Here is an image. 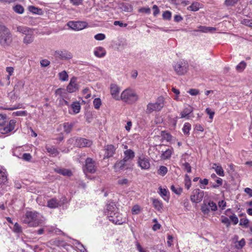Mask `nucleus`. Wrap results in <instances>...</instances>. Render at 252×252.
<instances>
[{
    "instance_id": "obj_63",
    "label": "nucleus",
    "mask_w": 252,
    "mask_h": 252,
    "mask_svg": "<svg viewBox=\"0 0 252 252\" xmlns=\"http://www.w3.org/2000/svg\"><path fill=\"white\" fill-rule=\"evenodd\" d=\"M162 17L165 20H170L171 17V13L169 11H165L162 14Z\"/></svg>"
},
{
    "instance_id": "obj_1",
    "label": "nucleus",
    "mask_w": 252,
    "mask_h": 252,
    "mask_svg": "<svg viewBox=\"0 0 252 252\" xmlns=\"http://www.w3.org/2000/svg\"><path fill=\"white\" fill-rule=\"evenodd\" d=\"M21 220L23 223L29 227H35L43 223L45 219L42 215L37 211H28L22 216Z\"/></svg>"
},
{
    "instance_id": "obj_26",
    "label": "nucleus",
    "mask_w": 252,
    "mask_h": 252,
    "mask_svg": "<svg viewBox=\"0 0 252 252\" xmlns=\"http://www.w3.org/2000/svg\"><path fill=\"white\" fill-rule=\"evenodd\" d=\"M212 168L215 170L216 173L220 176L223 177L224 176V171L221 166L219 164L216 163H213Z\"/></svg>"
},
{
    "instance_id": "obj_36",
    "label": "nucleus",
    "mask_w": 252,
    "mask_h": 252,
    "mask_svg": "<svg viewBox=\"0 0 252 252\" xmlns=\"http://www.w3.org/2000/svg\"><path fill=\"white\" fill-rule=\"evenodd\" d=\"M71 108L74 114L79 113L80 111V104L78 101L73 102L71 105Z\"/></svg>"
},
{
    "instance_id": "obj_35",
    "label": "nucleus",
    "mask_w": 252,
    "mask_h": 252,
    "mask_svg": "<svg viewBox=\"0 0 252 252\" xmlns=\"http://www.w3.org/2000/svg\"><path fill=\"white\" fill-rule=\"evenodd\" d=\"M127 161L125 160L124 159L122 160L117 161L114 165L115 169L117 170H122L125 168L126 165Z\"/></svg>"
},
{
    "instance_id": "obj_51",
    "label": "nucleus",
    "mask_w": 252,
    "mask_h": 252,
    "mask_svg": "<svg viewBox=\"0 0 252 252\" xmlns=\"http://www.w3.org/2000/svg\"><path fill=\"white\" fill-rule=\"evenodd\" d=\"M7 122V118L6 115L0 114V126L2 127L4 126Z\"/></svg>"
},
{
    "instance_id": "obj_40",
    "label": "nucleus",
    "mask_w": 252,
    "mask_h": 252,
    "mask_svg": "<svg viewBox=\"0 0 252 252\" xmlns=\"http://www.w3.org/2000/svg\"><path fill=\"white\" fill-rule=\"evenodd\" d=\"M128 47L129 46L127 41L125 39H122L119 42L118 49L119 51H122Z\"/></svg>"
},
{
    "instance_id": "obj_33",
    "label": "nucleus",
    "mask_w": 252,
    "mask_h": 252,
    "mask_svg": "<svg viewBox=\"0 0 252 252\" xmlns=\"http://www.w3.org/2000/svg\"><path fill=\"white\" fill-rule=\"evenodd\" d=\"M28 9L30 12L34 14H37L39 15L43 14V10L41 8H38L34 6H29Z\"/></svg>"
},
{
    "instance_id": "obj_5",
    "label": "nucleus",
    "mask_w": 252,
    "mask_h": 252,
    "mask_svg": "<svg viewBox=\"0 0 252 252\" xmlns=\"http://www.w3.org/2000/svg\"><path fill=\"white\" fill-rule=\"evenodd\" d=\"M189 67L188 63L185 61L177 62L173 65V68L177 74L180 75L185 74Z\"/></svg>"
},
{
    "instance_id": "obj_22",
    "label": "nucleus",
    "mask_w": 252,
    "mask_h": 252,
    "mask_svg": "<svg viewBox=\"0 0 252 252\" xmlns=\"http://www.w3.org/2000/svg\"><path fill=\"white\" fill-rule=\"evenodd\" d=\"M116 148L113 145H108L105 147V157L109 158L112 157L115 154Z\"/></svg>"
},
{
    "instance_id": "obj_16",
    "label": "nucleus",
    "mask_w": 252,
    "mask_h": 252,
    "mask_svg": "<svg viewBox=\"0 0 252 252\" xmlns=\"http://www.w3.org/2000/svg\"><path fill=\"white\" fill-rule=\"evenodd\" d=\"M63 203L61 199L55 197L48 200L47 206L51 209H55L61 206Z\"/></svg>"
},
{
    "instance_id": "obj_14",
    "label": "nucleus",
    "mask_w": 252,
    "mask_h": 252,
    "mask_svg": "<svg viewBox=\"0 0 252 252\" xmlns=\"http://www.w3.org/2000/svg\"><path fill=\"white\" fill-rule=\"evenodd\" d=\"M117 212H118V208L115 202H111L109 203H107L104 211V213L107 217Z\"/></svg>"
},
{
    "instance_id": "obj_64",
    "label": "nucleus",
    "mask_w": 252,
    "mask_h": 252,
    "mask_svg": "<svg viewBox=\"0 0 252 252\" xmlns=\"http://www.w3.org/2000/svg\"><path fill=\"white\" fill-rule=\"evenodd\" d=\"M128 183V179L125 178H121L118 180V184L120 185H127Z\"/></svg>"
},
{
    "instance_id": "obj_58",
    "label": "nucleus",
    "mask_w": 252,
    "mask_h": 252,
    "mask_svg": "<svg viewBox=\"0 0 252 252\" xmlns=\"http://www.w3.org/2000/svg\"><path fill=\"white\" fill-rule=\"evenodd\" d=\"M27 114V112L26 111L20 110L14 112L12 114V115L14 116H26Z\"/></svg>"
},
{
    "instance_id": "obj_34",
    "label": "nucleus",
    "mask_w": 252,
    "mask_h": 252,
    "mask_svg": "<svg viewBox=\"0 0 252 252\" xmlns=\"http://www.w3.org/2000/svg\"><path fill=\"white\" fill-rule=\"evenodd\" d=\"M6 72L8 73V75L6 76L5 79L6 81V84L9 85L10 83V76L13 74L14 69L13 67L9 66L6 67L5 69Z\"/></svg>"
},
{
    "instance_id": "obj_60",
    "label": "nucleus",
    "mask_w": 252,
    "mask_h": 252,
    "mask_svg": "<svg viewBox=\"0 0 252 252\" xmlns=\"http://www.w3.org/2000/svg\"><path fill=\"white\" fill-rule=\"evenodd\" d=\"M162 137L164 139L166 140L167 141H170L172 139V136L170 134L167 132H162Z\"/></svg>"
},
{
    "instance_id": "obj_57",
    "label": "nucleus",
    "mask_w": 252,
    "mask_h": 252,
    "mask_svg": "<svg viewBox=\"0 0 252 252\" xmlns=\"http://www.w3.org/2000/svg\"><path fill=\"white\" fill-rule=\"evenodd\" d=\"M245 245V241L244 239H242L239 241H238L235 244V247L237 249H242Z\"/></svg>"
},
{
    "instance_id": "obj_18",
    "label": "nucleus",
    "mask_w": 252,
    "mask_h": 252,
    "mask_svg": "<svg viewBox=\"0 0 252 252\" xmlns=\"http://www.w3.org/2000/svg\"><path fill=\"white\" fill-rule=\"evenodd\" d=\"M56 57L61 60H68L72 58V54L66 51H57L55 54Z\"/></svg>"
},
{
    "instance_id": "obj_2",
    "label": "nucleus",
    "mask_w": 252,
    "mask_h": 252,
    "mask_svg": "<svg viewBox=\"0 0 252 252\" xmlns=\"http://www.w3.org/2000/svg\"><path fill=\"white\" fill-rule=\"evenodd\" d=\"M139 99V96L135 91L131 89H126L121 94V99L123 102L132 104L135 103Z\"/></svg>"
},
{
    "instance_id": "obj_28",
    "label": "nucleus",
    "mask_w": 252,
    "mask_h": 252,
    "mask_svg": "<svg viewBox=\"0 0 252 252\" xmlns=\"http://www.w3.org/2000/svg\"><path fill=\"white\" fill-rule=\"evenodd\" d=\"M216 30V28H214V27H209L200 26L198 27V29L197 30H195V31L200 32H205V33H208V32L212 33Z\"/></svg>"
},
{
    "instance_id": "obj_42",
    "label": "nucleus",
    "mask_w": 252,
    "mask_h": 252,
    "mask_svg": "<svg viewBox=\"0 0 252 252\" xmlns=\"http://www.w3.org/2000/svg\"><path fill=\"white\" fill-rule=\"evenodd\" d=\"M59 77L60 80L62 81H66L68 79V75L65 70L60 72L59 73Z\"/></svg>"
},
{
    "instance_id": "obj_54",
    "label": "nucleus",
    "mask_w": 252,
    "mask_h": 252,
    "mask_svg": "<svg viewBox=\"0 0 252 252\" xmlns=\"http://www.w3.org/2000/svg\"><path fill=\"white\" fill-rule=\"evenodd\" d=\"M93 104L95 109H99L101 105V99L99 98H95L93 101Z\"/></svg>"
},
{
    "instance_id": "obj_39",
    "label": "nucleus",
    "mask_w": 252,
    "mask_h": 252,
    "mask_svg": "<svg viewBox=\"0 0 252 252\" xmlns=\"http://www.w3.org/2000/svg\"><path fill=\"white\" fill-rule=\"evenodd\" d=\"M13 10L18 14H22L25 11L24 7L19 4H17L12 7Z\"/></svg>"
},
{
    "instance_id": "obj_8",
    "label": "nucleus",
    "mask_w": 252,
    "mask_h": 252,
    "mask_svg": "<svg viewBox=\"0 0 252 252\" xmlns=\"http://www.w3.org/2000/svg\"><path fill=\"white\" fill-rule=\"evenodd\" d=\"M204 195V191L199 189H195L192 191L191 195L190 197V200L193 203H199L202 201Z\"/></svg>"
},
{
    "instance_id": "obj_32",
    "label": "nucleus",
    "mask_w": 252,
    "mask_h": 252,
    "mask_svg": "<svg viewBox=\"0 0 252 252\" xmlns=\"http://www.w3.org/2000/svg\"><path fill=\"white\" fill-rule=\"evenodd\" d=\"M34 40L33 32L25 35L23 38V43L26 45L32 43Z\"/></svg>"
},
{
    "instance_id": "obj_38",
    "label": "nucleus",
    "mask_w": 252,
    "mask_h": 252,
    "mask_svg": "<svg viewBox=\"0 0 252 252\" xmlns=\"http://www.w3.org/2000/svg\"><path fill=\"white\" fill-rule=\"evenodd\" d=\"M202 4L200 3L195 1L188 7V9L192 11H197L201 8Z\"/></svg>"
},
{
    "instance_id": "obj_29",
    "label": "nucleus",
    "mask_w": 252,
    "mask_h": 252,
    "mask_svg": "<svg viewBox=\"0 0 252 252\" xmlns=\"http://www.w3.org/2000/svg\"><path fill=\"white\" fill-rule=\"evenodd\" d=\"M24 85L25 81L23 80L17 81L16 84L15 85L14 91L16 93H20L22 92L24 89Z\"/></svg>"
},
{
    "instance_id": "obj_15",
    "label": "nucleus",
    "mask_w": 252,
    "mask_h": 252,
    "mask_svg": "<svg viewBox=\"0 0 252 252\" xmlns=\"http://www.w3.org/2000/svg\"><path fill=\"white\" fill-rule=\"evenodd\" d=\"M193 111V108L189 105L186 107L183 111L181 112V118H186L187 120H189L191 118L193 117L192 112Z\"/></svg>"
},
{
    "instance_id": "obj_46",
    "label": "nucleus",
    "mask_w": 252,
    "mask_h": 252,
    "mask_svg": "<svg viewBox=\"0 0 252 252\" xmlns=\"http://www.w3.org/2000/svg\"><path fill=\"white\" fill-rule=\"evenodd\" d=\"M191 185V182L189 176L186 174L185 177V186L187 189H189Z\"/></svg>"
},
{
    "instance_id": "obj_61",
    "label": "nucleus",
    "mask_w": 252,
    "mask_h": 252,
    "mask_svg": "<svg viewBox=\"0 0 252 252\" xmlns=\"http://www.w3.org/2000/svg\"><path fill=\"white\" fill-rule=\"evenodd\" d=\"M94 38L95 40L98 41H101L106 38L105 35L104 33H99L94 35Z\"/></svg>"
},
{
    "instance_id": "obj_55",
    "label": "nucleus",
    "mask_w": 252,
    "mask_h": 252,
    "mask_svg": "<svg viewBox=\"0 0 252 252\" xmlns=\"http://www.w3.org/2000/svg\"><path fill=\"white\" fill-rule=\"evenodd\" d=\"M13 231L16 233H21L22 231V227L17 222H16L14 224Z\"/></svg>"
},
{
    "instance_id": "obj_43",
    "label": "nucleus",
    "mask_w": 252,
    "mask_h": 252,
    "mask_svg": "<svg viewBox=\"0 0 252 252\" xmlns=\"http://www.w3.org/2000/svg\"><path fill=\"white\" fill-rule=\"evenodd\" d=\"M191 129V125L189 123H186L183 127V131L185 134L188 135Z\"/></svg>"
},
{
    "instance_id": "obj_59",
    "label": "nucleus",
    "mask_w": 252,
    "mask_h": 252,
    "mask_svg": "<svg viewBox=\"0 0 252 252\" xmlns=\"http://www.w3.org/2000/svg\"><path fill=\"white\" fill-rule=\"evenodd\" d=\"M249 221L247 218H242L240 220L239 225L241 226H244L245 227H248Z\"/></svg>"
},
{
    "instance_id": "obj_49",
    "label": "nucleus",
    "mask_w": 252,
    "mask_h": 252,
    "mask_svg": "<svg viewBox=\"0 0 252 252\" xmlns=\"http://www.w3.org/2000/svg\"><path fill=\"white\" fill-rule=\"evenodd\" d=\"M246 66V63L244 61L241 62L236 66V69L239 72H242L245 68Z\"/></svg>"
},
{
    "instance_id": "obj_17",
    "label": "nucleus",
    "mask_w": 252,
    "mask_h": 252,
    "mask_svg": "<svg viewBox=\"0 0 252 252\" xmlns=\"http://www.w3.org/2000/svg\"><path fill=\"white\" fill-rule=\"evenodd\" d=\"M92 144V142L86 138H79L76 139V145L79 147H89Z\"/></svg>"
},
{
    "instance_id": "obj_21",
    "label": "nucleus",
    "mask_w": 252,
    "mask_h": 252,
    "mask_svg": "<svg viewBox=\"0 0 252 252\" xmlns=\"http://www.w3.org/2000/svg\"><path fill=\"white\" fill-rule=\"evenodd\" d=\"M135 157V153L131 149L126 150L124 152V158L127 161H131Z\"/></svg>"
},
{
    "instance_id": "obj_19",
    "label": "nucleus",
    "mask_w": 252,
    "mask_h": 252,
    "mask_svg": "<svg viewBox=\"0 0 252 252\" xmlns=\"http://www.w3.org/2000/svg\"><path fill=\"white\" fill-rule=\"evenodd\" d=\"M7 181V173L5 168L0 165V187L4 185Z\"/></svg>"
},
{
    "instance_id": "obj_44",
    "label": "nucleus",
    "mask_w": 252,
    "mask_h": 252,
    "mask_svg": "<svg viewBox=\"0 0 252 252\" xmlns=\"http://www.w3.org/2000/svg\"><path fill=\"white\" fill-rule=\"evenodd\" d=\"M168 171L167 168L165 166H160L158 170V173L160 176H164Z\"/></svg>"
},
{
    "instance_id": "obj_12",
    "label": "nucleus",
    "mask_w": 252,
    "mask_h": 252,
    "mask_svg": "<svg viewBox=\"0 0 252 252\" xmlns=\"http://www.w3.org/2000/svg\"><path fill=\"white\" fill-rule=\"evenodd\" d=\"M16 123L15 120H11L9 121L6 126H3L0 128V132L3 134H7L13 130Z\"/></svg>"
},
{
    "instance_id": "obj_31",
    "label": "nucleus",
    "mask_w": 252,
    "mask_h": 252,
    "mask_svg": "<svg viewBox=\"0 0 252 252\" xmlns=\"http://www.w3.org/2000/svg\"><path fill=\"white\" fill-rule=\"evenodd\" d=\"M173 153V149L172 148H169L163 152L161 155L160 158L163 160H167L170 158Z\"/></svg>"
},
{
    "instance_id": "obj_48",
    "label": "nucleus",
    "mask_w": 252,
    "mask_h": 252,
    "mask_svg": "<svg viewBox=\"0 0 252 252\" xmlns=\"http://www.w3.org/2000/svg\"><path fill=\"white\" fill-rule=\"evenodd\" d=\"M121 8L123 11L125 12H130L132 8L130 5L128 3H122L121 6Z\"/></svg>"
},
{
    "instance_id": "obj_41",
    "label": "nucleus",
    "mask_w": 252,
    "mask_h": 252,
    "mask_svg": "<svg viewBox=\"0 0 252 252\" xmlns=\"http://www.w3.org/2000/svg\"><path fill=\"white\" fill-rule=\"evenodd\" d=\"M66 94L65 91L63 89H58L55 92V94L56 96H59L60 97L58 99H60V101H61L62 98H64L65 95Z\"/></svg>"
},
{
    "instance_id": "obj_47",
    "label": "nucleus",
    "mask_w": 252,
    "mask_h": 252,
    "mask_svg": "<svg viewBox=\"0 0 252 252\" xmlns=\"http://www.w3.org/2000/svg\"><path fill=\"white\" fill-rule=\"evenodd\" d=\"M220 220L221 222L225 224L227 227L230 226L231 224L230 220L227 217L224 216H221L220 217Z\"/></svg>"
},
{
    "instance_id": "obj_27",
    "label": "nucleus",
    "mask_w": 252,
    "mask_h": 252,
    "mask_svg": "<svg viewBox=\"0 0 252 252\" xmlns=\"http://www.w3.org/2000/svg\"><path fill=\"white\" fill-rule=\"evenodd\" d=\"M17 31L25 35H27L33 32L32 29L22 26H19L17 27Z\"/></svg>"
},
{
    "instance_id": "obj_45",
    "label": "nucleus",
    "mask_w": 252,
    "mask_h": 252,
    "mask_svg": "<svg viewBox=\"0 0 252 252\" xmlns=\"http://www.w3.org/2000/svg\"><path fill=\"white\" fill-rule=\"evenodd\" d=\"M73 127V124L69 123H65L63 124V129L64 132L67 133H69Z\"/></svg>"
},
{
    "instance_id": "obj_20",
    "label": "nucleus",
    "mask_w": 252,
    "mask_h": 252,
    "mask_svg": "<svg viewBox=\"0 0 252 252\" xmlns=\"http://www.w3.org/2000/svg\"><path fill=\"white\" fill-rule=\"evenodd\" d=\"M225 215L229 216V220H231L234 225L237 224L239 222L238 218L232 212L230 209H228L225 211Z\"/></svg>"
},
{
    "instance_id": "obj_9",
    "label": "nucleus",
    "mask_w": 252,
    "mask_h": 252,
    "mask_svg": "<svg viewBox=\"0 0 252 252\" xmlns=\"http://www.w3.org/2000/svg\"><path fill=\"white\" fill-rule=\"evenodd\" d=\"M67 26L73 30L80 31L87 28L88 23L84 21H69Z\"/></svg>"
},
{
    "instance_id": "obj_13",
    "label": "nucleus",
    "mask_w": 252,
    "mask_h": 252,
    "mask_svg": "<svg viewBox=\"0 0 252 252\" xmlns=\"http://www.w3.org/2000/svg\"><path fill=\"white\" fill-rule=\"evenodd\" d=\"M110 90L112 97L116 100H120L121 99V95H119L121 91L120 88L116 84H111L110 86Z\"/></svg>"
},
{
    "instance_id": "obj_37",
    "label": "nucleus",
    "mask_w": 252,
    "mask_h": 252,
    "mask_svg": "<svg viewBox=\"0 0 252 252\" xmlns=\"http://www.w3.org/2000/svg\"><path fill=\"white\" fill-rule=\"evenodd\" d=\"M55 171L60 174L63 176H71L72 175V172L70 170L64 168H57L55 169Z\"/></svg>"
},
{
    "instance_id": "obj_24",
    "label": "nucleus",
    "mask_w": 252,
    "mask_h": 252,
    "mask_svg": "<svg viewBox=\"0 0 252 252\" xmlns=\"http://www.w3.org/2000/svg\"><path fill=\"white\" fill-rule=\"evenodd\" d=\"M77 84L76 83V79L72 78L70 81L69 84L68 85L67 87V90L69 93H73L76 91L77 89Z\"/></svg>"
},
{
    "instance_id": "obj_3",
    "label": "nucleus",
    "mask_w": 252,
    "mask_h": 252,
    "mask_svg": "<svg viewBox=\"0 0 252 252\" xmlns=\"http://www.w3.org/2000/svg\"><path fill=\"white\" fill-rule=\"evenodd\" d=\"M12 35L9 30L5 26L0 25V44L3 46H9L12 42Z\"/></svg>"
},
{
    "instance_id": "obj_23",
    "label": "nucleus",
    "mask_w": 252,
    "mask_h": 252,
    "mask_svg": "<svg viewBox=\"0 0 252 252\" xmlns=\"http://www.w3.org/2000/svg\"><path fill=\"white\" fill-rule=\"evenodd\" d=\"M158 192L160 196L166 201L168 202L169 199V191L166 189H163L161 187L158 188Z\"/></svg>"
},
{
    "instance_id": "obj_25",
    "label": "nucleus",
    "mask_w": 252,
    "mask_h": 252,
    "mask_svg": "<svg viewBox=\"0 0 252 252\" xmlns=\"http://www.w3.org/2000/svg\"><path fill=\"white\" fill-rule=\"evenodd\" d=\"M154 207L158 212H161L163 209V203L158 199H152Z\"/></svg>"
},
{
    "instance_id": "obj_10",
    "label": "nucleus",
    "mask_w": 252,
    "mask_h": 252,
    "mask_svg": "<svg viewBox=\"0 0 252 252\" xmlns=\"http://www.w3.org/2000/svg\"><path fill=\"white\" fill-rule=\"evenodd\" d=\"M96 170V163L95 160L88 158L85 161L84 171L91 173H94Z\"/></svg>"
},
{
    "instance_id": "obj_6",
    "label": "nucleus",
    "mask_w": 252,
    "mask_h": 252,
    "mask_svg": "<svg viewBox=\"0 0 252 252\" xmlns=\"http://www.w3.org/2000/svg\"><path fill=\"white\" fill-rule=\"evenodd\" d=\"M218 207L216 203L211 200L208 202L204 201L201 206V210L205 215L208 214L210 211H216Z\"/></svg>"
},
{
    "instance_id": "obj_30",
    "label": "nucleus",
    "mask_w": 252,
    "mask_h": 252,
    "mask_svg": "<svg viewBox=\"0 0 252 252\" xmlns=\"http://www.w3.org/2000/svg\"><path fill=\"white\" fill-rule=\"evenodd\" d=\"M94 55L98 58H102L106 54V51L102 47H97L94 50Z\"/></svg>"
},
{
    "instance_id": "obj_4",
    "label": "nucleus",
    "mask_w": 252,
    "mask_h": 252,
    "mask_svg": "<svg viewBox=\"0 0 252 252\" xmlns=\"http://www.w3.org/2000/svg\"><path fill=\"white\" fill-rule=\"evenodd\" d=\"M164 105V98L163 96L158 97L155 103H149L147 105L146 112L150 114L154 111H159Z\"/></svg>"
},
{
    "instance_id": "obj_7",
    "label": "nucleus",
    "mask_w": 252,
    "mask_h": 252,
    "mask_svg": "<svg viewBox=\"0 0 252 252\" xmlns=\"http://www.w3.org/2000/svg\"><path fill=\"white\" fill-rule=\"evenodd\" d=\"M137 164L142 170H148L151 166L149 158L143 155H141L138 157Z\"/></svg>"
},
{
    "instance_id": "obj_56",
    "label": "nucleus",
    "mask_w": 252,
    "mask_h": 252,
    "mask_svg": "<svg viewBox=\"0 0 252 252\" xmlns=\"http://www.w3.org/2000/svg\"><path fill=\"white\" fill-rule=\"evenodd\" d=\"M199 183L201 184L200 187L202 189H205V186L209 184V180L207 179H200Z\"/></svg>"
},
{
    "instance_id": "obj_50",
    "label": "nucleus",
    "mask_w": 252,
    "mask_h": 252,
    "mask_svg": "<svg viewBox=\"0 0 252 252\" xmlns=\"http://www.w3.org/2000/svg\"><path fill=\"white\" fill-rule=\"evenodd\" d=\"M47 152L53 156H56L58 155L59 153L57 149L53 147H48L46 148Z\"/></svg>"
},
{
    "instance_id": "obj_52",
    "label": "nucleus",
    "mask_w": 252,
    "mask_h": 252,
    "mask_svg": "<svg viewBox=\"0 0 252 252\" xmlns=\"http://www.w3.org/2000/svg\"><path fill=\"white\" fill-rule=\"evenodd\" d=\"M241 23L243 25L252 28V19H249L246 18L242 19L241 20Z\"/></svg>"
},
{
    "instance_id": "obj_53",
    "label": "nucleus",
    "mask_w": 252,
    "mask_h": 252,
    "mask_svg": "<svg viewBox=\"0 0 252 252\" xmlns=\"http://www.w3.org/2000/svg\"><path fill=\"white\" fill-rule=\"evenodd\" d=\"M171 190L174 192L175 193L178 195H180L182 192V189L180 187H176L172 185L171 187Z\"/></svg>"
},
{
    "instance_id": "obj_62",
    "label": "nucleus",
    "mask_w": 252,
    "mask_h": 252,
    "mask_svg": "<svg viewBox=\"0 0 252 252\" xmlns=\"http://www.w3.org/2000/svg\"><path fill=\"white\" fill-rule=\"evenodd\" d=\"M140 211V207L138 205H135L133 206L131 212L132 214L137 215L139 213Z\"/></svg>"
},
{
    "instance_id": "obj_11",
    "label": "nucleus",
    "mask_w": 252,
    "mask_h": 252,
    "mask_svg": "<svg viewBox=\"0 0 252 252\" xmlns=\"http://www.w3.org/2000/svg\"><path fill=\"white\" fill-rule=\"evenodd\" d=\"M107 217L110 221L115 224L121 225L126 221V218H123L122 215L119 212L115 213L114 214L109 215Z\"/></svg>"
}]
</instances>
